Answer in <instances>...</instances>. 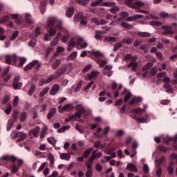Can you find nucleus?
Segmentation results:
<instances>
[{
  "mask_svg": "<svg viewBox=\"0 0 177 177\" xmlns=\"http://www.w3.org/2000/svg\"><path fill=\"white\" fill-rule=\"evenodd\" d=\"M46 28H48V32L50 35L48 33L45 34V41H50V39H52V37L56 35V30H57V31H66L64 30V28H63V22L53 17L48 18Z\"/></svg>",
  "mask_w": 177,
  "mask_h": 177,
  "instance_id": "obj_1",
  "label": "nucleus"
},
{
  "mask_svg": "<svg viewBox=\"0 0 177 177\" xmlns=\"http://www.w3.org/2000/svg\"><path fill=\"white\" fill-rule=\"evenodd\" d=\"M82 42H84V39H82V37L73 38L68 42V46L67 48V50H68V52H71L73 50V48L80 49V45H81Z\"/></svg>",
  "mask_w": 177,
  "mask_h": 177,
  "instance_id": "obj_2",
  "label": "nucleus"
},
{
  "mask_svg": "<svg viewBox=\"0 0 177 177\" xmlns=\"http://www.w3.org/2000/svg\"><path fill=\"white\" fill-rule=\"evenodd\" d=\"M33 67L35 68V71H39V69L41 68V63H39V61L35 60L26 65L24 67V71H30Z\"/></svg>",
  "mask_w": 177,
  "mask_h": 177,
  "instance_id": "obj_3",
  "label": "nucleus"
},
{
  "mask_svg": "<svg viewBox=\"0 0 177 177\" xmlns=\"http://www.w3.org/2000/svg\"><path fill=\"white\" fill-rule=\"evenodd\" d=\"M134 0H126V4L129 6V8H132L133 9H140L142 6H145V3L142 1H136L133 2Z\"/></svg>",
  "mask_w": 177,
  "mask_h": 177,
  "instance_id": "obj_4",
  "label": "nucleus"
},
{
  "mask_svg": "<svg viewBox=\"0 0 177 177\" xmlns=\"http://www.w3.org/2000/svg\"><path fill=\"white\" fill-rule=\"evenodd\" d=\"M66 70H67L66 68V67H62L60 69L57 70L55 75H51L48 77V82H50L51 81H53V80H55V78H60V77H62V75H63V73H66Z\"/></svg>",
  "mask_w": 177,
  "mask_h": 177,
  "instance_id": "obj_5",
  "label": "nucleus"
},
{
  "mask_svg": "<svg viewBox=\"0 0 177 177\" xmlns=\"http://www.w3.org/2000/svg\"><path fill=\"white\" fill-rule=\"evenodd\" d=\"M75 21H80L81 26H86L88 24V19L86 17L82 16V14L78 13L74 17Z\"/></svg>",
  "mask_w": 177,
  "mask_h": 177,
  "instance_id": "obj_6",
  "label": "nucleus"
},
{
  "mask_svg": "<svg viewBox=\"0 0 177 177\" xmlns=\"http://www.w3.org/2000/svg\"><path fill=\"white\" fill-rule=\"evenodd\" d=\"M76 110L77 112L75 113L76 117L78 118H81V117H82V114H85V113H86V110H85V108L81 104L76 105Z\"/></svg>",
  "mask_w": 177,
  "mask_h": 177,
  "instance_id": "obj_7",
  "label": "nucleus"
},
{
  "mask_svg": "<svg viewBox=\"0 0 177 177\" xmlns=\"http://www.w3.org/2000/svg\"><path fill=\"white\" fill-rule=\"evenodd\" d=\"M17 62V56L16 55H6V63L7 64H16Z\"/></svg>",
  "mask_w": 177,
  "mask_h": 177,
  "instance_id": "obj_8",
  "label": "nucleus"
},
{
  "mask_svg": "<svg viewBox=\"0 0 177 177\" xmlns=\"http://www.w3.org/2000/svg\"><path fill=\"white\" fill-rule=\"evenodd\" d=\"M20 77L19 76H17L14 78L12 82V86L13 88L16 89H20L21 86H23V83L20 82Z\"/></svg>",
  "mask_w": 177,
  "mask_h": 177,
  "instance_id": "obj_9",
  "label": "nucleus"
},
{
  "mask_svg": "<svg viewBox=\"0 0 177 177\" xmlns=\"http://www.w3.org/2000/svg\"><path fill=\"white\" fill-rule=\"evenodd\" d=\"M121 96H124V102L127 103L128 100H129L132 96V93L128 89L124 88V91L121 93Z\"/></svg>",
  "mask_w": 177,
  "mask_h": 177,
  "instance_id": "obj_10",
  "label": "nucleus"
},
{
  "mask_svg": "<svg viewBox=\"0 0 177 177\" xmlns=\"http://www.w3.org/2000/svg\"><path fill=\"white\" fill-rule=\"evenodd\" d=\"M39 131H41V129H39V127H36L29 132V136L30 138H38V135H39Z\"/></svg>",
  "mask_w": 177,
  "mask_h": 177,
  "instance_id": "obj_11",
  "label": "nucleus"
},
{
  "mask_svg": "<svg viewBox=\"0 0 177 177\" xmlns=\"http://www.w3.org/2000/svg\"><path fill=\"white\" fill-rule=\"evenodd\" d=\"M162 28L165 30L162 32V35H171V34H174V30H172V27L171 26H162Z\"/></svg>",
  "mask_w": 177,
  "mask_h": 177,
  "instance_id": "obj_12",
  "label": "nucleus"
},
{
  "mask_svg": "<svg viewBox=\"0 0 177 177\" xmlns=\"http://www.w3.org/2000/svg\"><path fill=\"white\" fill-rule=\"evenodd\" d=\"M15 138H19L17 142H23L27 138V134L23 132H18L15 134Z\"/></svg>",
  "mask_w": 177,
  "mask_h": 177,
  "instance_id": "obj_13",
  "label": "nucleus"
},
{
  "mask_svg": "<svg viewBox=\"0 0 177 177\" xmlns=\"http://www.w3.org/2000/svg\"><path fill=\"white\" fill-rule=\"evenodd\" d=\"M17 158L14 156H1L0 158L1 161H11L12 162H15Z\"/></svg>",
  "mask_w": 177,
  "mask_h": 177,
  "instance_id": "obj_14",
  "label": "nucleus"
},
{
  "mask_svg": "<svg viewBox=\"0 0 177 177\" xmlns=\"http://www.w3.org/2000/svg\"><path fill=\"white\" fill-rule=\"evenodd\" d=\"M146 109H147V105H144V109H142L141 108H137V109H133L131 110V113H136L137 114H139V115H142L145 111H146Z\"/></svg>",
  "mask_w": 177,
  "mask_h": 177,
  "instance_id": "obj_15",
  "label": "nucleus"
},
{
  "mask_svg": "<svg viewBox=\"0 0 177 177\" xmlns=\"http://www.w3.org/2000/svg\"><path fill=\"white\" fill-rule=\"evenodd\" d=\"M99 75V71H92L91 73L87 74L86 76V80H91L92 78H97Z\"/></svg>",
  "mask_w": 177,
  "mask_h": 177,
  "instance_id": "obj_16",
  "label": "nucleus"
},
{
  "mask_svg": "<svg viewBox=\"0 0 177 177\" xmlns=\"http://www.w3.org/2000/svg\"><path fill=\"white\" fill-rule=\"evenodd\" d=\"M59 89H60V86H59L58 84H54L50 91V95H56V93L59 92Z\"/></svg>",
  "mask_w": 177,
  "mask_h": 177,
  "instance_id": "obj_17",
  "label": "nucleus"
},
{
  "mask_svg": "<svg viewBox=\"0 0 177 177\" xmlns=\"http://www.w3.org/2000/svg\"><path fill=\"white\" fill-rule=\"evenodd\" d=\"M127 169L130 172H138V167L133 163H129L127 166Z\"/></svg>",
  "mask_w": 177,
  "mask_h": 177,
  "instance_id": "obj_18",
  "label": "nucleus"
},
{
  "mask_svg": "<svg viewBox=\"0 0 177 177\" xmlns=\"http://www.w3.org/2000/svg\"><path fill=\"white\" fill-rule=\"evenodd\" d=\"M92 22L93 23H95V24H106L107 21H106V19H98V18H93L92 19Z\"/></svg>",
  "mask_w": 177,
  "mask_h": 177,
  "instance_id": "obj_19",
  "label": "nucleus"
},
{
  "mask_svg": "<svg viewBox=\"0 0 177 177\" xmlns=\"http://www.w3.org/2000/svg\"><path fill=\"white\" fill-rule=\"evenodd\" d=\"M66 110H68V111H71V110H74V105H73V104H67L64 105L62 107V111H66Z\"/></svg>",
  "mask_w": 177,
  "mask_h": 177,
  "instance_id": "obj_20",
  "label": "nucleus"
},
{
  "mask_svg": "<svg viewBox=\"0 0 177 177\" xmlns=\"http://www.w3.org/2000/svg\"><path fill=\"white\" fill-rule=\"evenodd\" d=\"M92 151H93V148H88L84 151V153H82V156L84 157V158H88V157L91 156V153H92Z\"/></svg>",
  "mask_w": 177,
  "mask_h": 177,
  "instance_id": "obj_21",
  "label": "nucleus"
},
{
  "mask_svg": "<svg viewBox=\"0 0 177 177\" xmlns=\"http://www.w3.org/2000/svg\"><path fill=\"white\" fill-rule=\"evenodd\" d=\"M142 101V97H135L131 100V101L129 102V104L130 106H132L136 103H139V102Z\"/></svg>",
  "mask_w": 177,
  "mask_h": 177,
  "instance_id": "obj_22",
  "label": "nucleus"
},
{
  "mask_svg": "<svg viewBox=\"0 0 177 177\" xmlns=\"http://www.w3.org/2000/svg\"><path fill=\"white\" fill-rule=\"evenodd\" d=\"M132 118H133V120H136V121H137V122H140L141 124L143 123H146L147 122V118H137L136 115H134Z\"/></svg>",
  "mask_w": 177,
  "mask_h": 177,
  "instance_id": "obj_23",
  "label": "nucleus"
},
{
  "mask_svg": "<svg viewBox=\"0 0 177 177\" xmlns=\"http://www.w3.org/2000/svg\"><path fill=\"white\" fill-rule=\"evenodd\" d=\"M59 157L61 160H66V161H68L71 158V156H70V154L67 153H61L59 154Z\"/></svg>",
  "mask_w": 177,
  "mask_h": 177,
  "instance_id": "obj_24",
  "label": "nucleus"
},
{
  "mask_svg": "<svg viewBox=\"0 0 177 177\" xmlns=\"http://www.w3.org/2000/svg\"><path fill=\"white\" fill-rule=\"evenodd\" d=\"M62 64V60L61 59H56L52 64V68L53 70H56L59 66Z\"/></svg>",
  "mask_w": 177,
  "mask_h": 177,
  "instance_id": "obj_25",
  "label": "nucleus"
},
{
  "mask_svg": "<svg viewBox=\"0 0 177 177\" xmlns=\"http://www.w3.org/2000/svg\"><path fill=\"white\" fill-rule=\"evenodd\" d=\"M88 53H91V55H93V56H95V57H103V53H100V51H88Z\"/></svg>",
  "mask_w": 177,
  "mask_h": 177,
  "instance_id": "obj_26",
  "label": "nucleus"
},
{
  "mask_svg": "<svg viewBox=\"0 0 177 177\" xmlns=\"http://www.w3.org/2000/svg\"><path fill=\"white\" fill-rule=\"evenodd\" d=\"M35 89H37V85L32 84L30 87L29 91H28V95L29 96H32V94L34 93V92H35Z\"/></svg>",
  "mask_w": 177,
  "mask_h": 177,
  "instance_id": "obj_27",
  "label": "nucleus"
},
{
  "mask_svg": "<svg viewBox=\"0 0 177 177\" xmlns=\"http://www.w3.org/2000/svg\"><path fill=\"white\" fill-rule=\"evenodd\" d=\"M122 42L123 44H126V45H131V44L133 42V39L129 38V37H125L122 39Z\"/></svg>",
  "mask_w": 177,
  "mask_h": 177,
  "instance_id": "obj_28",
  "label": "nucleus"
},
{
  "mask_svg": "<svg viewBox=\"0 0 177 177\" xmlns=\"http://www.w3.org/2000/svg\"><path fill=\"white\" fill-rule=\"evenodd\" d=\"M66 15L67 17H73V15H74V8L73 7L68 8Z\"/></svg>",
  "mask_w": 177,
  "mask_h": 177,
  "instance_id": "obj_29",
  "label": "nucleus"
},
{
  "mask_svg": "<svg viewBox=\"0 0 177 177\" xmlns=\"http://www.w3.org/2000/svg\"><path fill=\"white\" fill-rule=\"evenodd\" d=\"M121 27H123V28H127V30H132L133 28V26L132 25L127 23V22H122L120 24Z\"/></svg>",
  "mask_w": 177,
  "mask_h": 177,
  "instance_id": "obj_30",
  "label": "nucleus"
},
{
  "mask_svg": "<svg viewBox=\"0 0 177 177\" xmlns=\"http://www.w3.org/2000/svg\"><path fill=\"white\" fill-rule=\"evenodd\" d=\"M55 114H56V109L53 108L50 110V111L47 115L48 120H50L52 118V117H53L55 115Z\"/></svg>",
  "mask_w": 177,
  "mask_h": 177,
  "instance_id": "obj_31",
  "label": "nucleus"
},
{
  "mask_svg": "<svg viewBox=\"0 0 177 177\" xmlns=\"http://www.w3.org/2000/svg\"><path fill=\"white\" fill-rule=\"evenodd\" d=\"M103 3H104V2H103V0H97L91 3V6L93 7L97 6H103Z\"/></svg>",
  "mask_w": 177,
  "mask_h": 177,
  "instance_id": "obj_32",
  "label": "nucleus"
},
{
  "mask_svg": "<svg viewBox=\"0 0 177 177\" xmlns=\"http://www.w3.org/2000/svg\"><path fill=\"white\" fill-rule=\"evenodd\" d=\"M47 140L52 146H56V143H57V140L53 137L48 138Z\"/></svg>",
  "mask_w": 177,
  "mask_h": 177,
  "instance_id": "obj_33",
  "label": "nucleus"
},
{
  "mask_svg": "<svg viewBox=\"0 0 177 177\" xmlns=\"http://www.w3.org/2000/svg\"><path fill=\"white\" fill-rule=\"evenodd\" d=\"M26 62H27V59L24 57L19 58V64H18L17 67L21 68L24 64H26Z\"/></svg>",
  "mask_w": 177,
  "mask_h": 177,
  "instance_id": "obj_34",
  "label": "nucleus"
},
{
  "mask_svg": "<svg viewBox=\"0 0 177 177\" xmlns=\"http://www.w3.org/2000/svg\"><path fill=\"white\" fill-rule=\"evenodd\" d=\"M138 147H139V144L138 143V141H134L131 146L132 153H136V149H138Z\"/></svg>",
  "mask_w": 177,
  "mask_h": 177,
  "instance_id": "obj_35",
  "label": "nucleus"
},
{
  "mask_svg": "<svg viewBox=\"0 0 177 177\" xmlns=\"http://www.w3.org/2000/svg\"><path fill=\"white\" fill-rule=\"evenodd\" d=\"M153 67V64L151 62H148L143 68H142V71H149L150 68Z\"/></svg>",
  "mask_w": 177,
  "mask_h": 177,
  "instance_id": "obj_36",
  "label": "nucleus"
},
{
  "mask_svg": "<svg viewBox=\"0 0 177 177\" xmlns=\"http://www.w3.org/2000/svg\"><path fill=\"white\" fill-rule=\"evenodd\" d=\"M49 92V87H45L40 93L39 96L40 97H44L46 93Z\"/></svg>",
  "mask_w": 177,
  "mask_h": 177,
  "instance_id": "obj_37",
  "label": "nucleus"
},
{
  "mask_svg": "<svg viewBox=\"0 0 177 177\" xmlns=\"http://www.w3.org/2000/svg\"><path fill=\"white\" fill-rule=\"evenodd\" d=\"M158 149L160 150V151H162L163 153H167V151H168V150H170V148H167V147L164 146V145H159L158 147Z\"/></svg>",
  "mask_w": 177,
  "mask_h": 177,
  "instance_id": "obj_38",
  "label": "nucleus"
},
{
  "mask_svg": "<svg viewBox=\"0 0 177 177\" xmlns=\"http://www.w3.org/2000/svg\"><path fill=\"white\" fill-rule=\"evenodd\" d=\"M48 80H49V77H48L47 79H41V80H39L38 83V86H42V85H44V84H49V82H48Z\"/></svg>",
  "mask_w": 177,
  "mask_h": 177,
  "instance_id": "obj_39",
  "label": "nucleus"
},
{
  "mask_svg": "<svg viewBox=\"0 0 177 177\" xmlns=\"http://www.w3.org/2000/svg\"><path fill=\"white\" fill-rule=\"evenodd\" d=\"M25 17H26V22L28 24H32V23H34V21H32V17L29 14H26Z\"/></svg>",
  "mask_w": 177,
  "mask_h": 177,
  "instance_id": "obj_40",
  "label": "nucleus"
},
{
  "mask_svg": "<svg viewBox=\"0 0 177 177\" xmlns=\"http://www.w3.org/2000/svg\"><path fill=\"white\" fill-rule=\"evenodd\" d=\"M19 31H15L10 38V41H15L19 37Z\"/></svg>",
  "mask_w": 177,
  "mask_h": 177,
  "instance_id": "obj_41",
  "label": "nucleus"
},
{
  "mask_svg": "<svg viewBox=\"0 0 177 177\" xmlns=\"http://www.w3.org/2000/svg\"><path fill=\"white\" fill-rule=\"evenodd\" d=\"M104 40L108 42H117V38L113 37H106Z\"/></svg>",
  "mask_w": 177,
  "mask_h": 177,
  "instance_id": "obj_42",
  "label": "nucleus"
},
{
  "mask_svg": "<svg viewBox=\"0 0 177 177\" xmlns=\"http://www.w3.org/2000/svg\"><path fill=\"white\" fill-rule=\"evenodd\" d=\"M19 169L20 167L17 166V165H12L11 167V171L12 172V174H16V172H17Z\"/></svg>",
  "mask_w": 177,
  "mask_h": 177,
  "instance_id": "obj_43",
  "label": "nucleus"
},
{
  "mask_svg": "<svg viewBox=\"0 0 177 177\" xmlns=\"http://www.w3.org/2000/svg\"><path fill=\"white\" fill-rule=\"evenodd\" d=\"M143 172L145 175H148L149 172H150V169H149V165L147 164H144Z\"/></svg>",
  "mask_w": 177,
  "mask_h": 177,
  "instance_id": "obj_44",
  "label": "nucleus"
},
{
  "mask_svg": "<svg viewBox=\"0 0 177 177\" xmlns=\"http://www.w3.org/2000/svg\"><path fill=\"white\" fill-rule=\"evenodd\" d=\"M132 59H135L136 60V57H133V58L132 57V55L131 54H127L124 57V62H128V60H131Z\"/></svg>",
  "mask_w": 177,
  "mask_h": 177,
  "instance_id": "obj_45",
  "label": "nucleus"
},
{
  "mask_svg": "<svg viewBox=\"0 0 177 177\" xmlns=\"http://www.w3.org/2000/svg\"><path fill=\"white\" fill-rule=\"evenodd\" d=\"M121 46H122V43L121 42L116 43L113 47V52H117L119 48H121Z\"/></svg>",
  "mask_w": 177,
  "mask_h": 177,
  "instance_id": "obj_46",
  "label": "nucleus"
},
{
  "mask_svg": "<svg viewBox=\"0 0 177 177\" xmlns=\"http://www.w3.org/2000/svg\"><path fill=\"white\" fill-rule=\"evenodd\" d=\"M35 45H37V40L32 39L29 41L28 46H30V48H35Z\"/></svg>",
  "mask_w": 177,
  "mask_h": 177,
  "instance_id": "obj_47",
  "label": "nucleus"
},
{
  "mask_svg": "<svg viewBox=\"0 0 177 177\" xmlns=\"http://www.w3.org/2000/svg\"><path fill=\"white\" fill-rule=\"evenodd\" d=\"M109 10H110L111 13H113L115 15V13H117V12H120V8H118L117 6H113Z\"/></svg>",
  "mask_w": 177,
  "mask_h": 177,
  "instance_id": "obj_48",
  "label": "nucleus"
},
{
  "mask_svg": "<svg viewBox=\"0 0 177 177\" xmlns=\"http://www.w3.org/2000/svg\"><path fill=\"white\" fill-rule=\"evenodd\" d=\"M115 5V2L114 1H110V2H104L103 3V6H107L111 8V6H114Z\"/></svg>",
  "mask_w": 177,
  "mask_h": 177,
  "instance_id": "obj_49",
  "label": "nucleus"
},
{
  "mask_svg": "<svg viewBox=\"0 0 177 177\" xmlns=\"http://www.w3.org/2000/svg\"><path fill=\"white\" fill-rule=\"evenodd\" d=\"M10 19V17H9L8 15L3 17L1 20L0 21V24H2V23H6V21H9Z\"/></svg>",
  "mask_w": 177,
  "mask_h": 177,
  "instance_id": "obj_50",
  "label": "nucleus"
},
{
  "mask_svg": "<svg viewBox=\"0 0 177 177\" xmlns=\"http://www.w3.org/2000/svg\"><path fill=\"white\" fill-rule=\"evenodd\" d=\"M47 131H48V128H46V127H45L44 129H42V130L40 133L41 139H44V138H45V135H46Z\"/></svg>",
  "mask_w": 177,
  "mask_h": 177,
  "instance_id": "obj_51",
  "label": "nucleus"
},
{
  "mask_svg": "<svg viewBox=\"0 0 177 177\" xmlns=\"http://www.w3.org/2000/svg\"><path fill=\"white\" fill-rule=\"evenodd\" d=\"M102 74H104V75H106V77H111V75H113V71L109 72V71H106V70L103 69Z\"/></svg>",
  "mask_w": 177,
  "mask_h": 177,
  "instance_id": "obj_52",
  "label": "nucleus"
},
{
  "mask_svg": "<svg viewBox=\"0 0 177 177\" xmlns=\"http://www.w3.org/2000/svg\"><path fill=\"white\" fill-rule=\"evenodd\" d=\"M77 55H78V53L77 51H73L69 55V59H71L72 60H74V59H76Z\"/></svg>",
  "mask_w": 177,
  "mask_h": 177,
  "instance_id": "obj_53",
  "label": "nucleus"
},
{
  "mask_svg": "<svg viewBox=\"0 0 177 177\" xmlns=\"http://www.w3.org/2000/svg\"><path fill=\"white\" fill-rule=\"evenodd\" d=\"M82 86V80L80 81L77 84V87L75 88V92H79L80 89H81V87Z\"/></svg>",
  "mask_w": 177,
  "mask_h": 177,
  "instance_id": "obj_54",
  "label": "nucleus"
},
{
  "mask_svg": "<svg viewBox=\"0 0 177 177\" xmlns=\"http://www.w3.org/2000/svg\"><path fill=\"white\" fill-rule=\"evenodd\" d=\"M102 146L103 145H102V142L100 141H99V140L95 141V143H94V147L95 149H99L100 147H103Z\"/></svg>",
  "mask_w": 177,
  "mask_h": 177,
  "instance_id": "obj_55",
  "label": "nucleus"
},
{
  "mask_svg": "<svg viewBox=\"0 0 177 177\" xmlns=\"http://www.w3.org/2000/svg\"><path fill=\"white\" fill-rule=\"evenodd\" d=\"M12 127H13V121L12 120H8L7 123V131H9L10 129H12Z\"/></svg>",
  "mask_w": 177,
  "mask_h": 177,
  "instance_id": "obj_56",
  "label": "nucleus"
},
{
  "mask_svg": "<svg viewBox=\"0 0 177 177\" xmlns=\"http://www.w3.org/2000/svg\"><path fill=\"white\" fill-rule=\"evenodd\" d=\"M151 26H156V27H159V26H161V22L157 21H150Z\"/></svg>",
  "mask_w": 177,
  "mask_h": 177,
  "instance_id": "obj_57",
  "label": "nucleus"
},
{
  "mask_svg": "<svg viewBox=\"0 0 177 177\" xmlns=\"http://www.w3.org/2000/svg\"><path fill=\"white\" fill-rule=\"evenodd\" d=\"M26 120H27V113L23 112L21 116V122H24Z\"/></svg>",
  "mask_w": 177,
  "mask_h": 177,
  "instance_id": "obj_58",
  "label": "nucleus"
},
{
  "mask_svg": "<svg viewBox=\"0 0 177 177\" xmlns=\"http://www.w3.org/2000/svg\"><path fill=\"white\" fill-rule=\"evenodd\" d=\"M86 48H88V43L84 42L82 44L79 45V48L77 49H86Z\"/></svg>",
  "mask_w": 177,
  "mask_h": 177,
  "instance_id": "obj_59",
  "label": "nucleus"
},
{
  "mask_svg": "<svg viewBox=\"0 0 177 177\" xmlns=\"http://www.w3.org/2000/svg\"><path fill=\"white\" fill-rule=\"evenodd\" d=\"M10 99V97H9V95H5L2 101L3 104H6V103L9 102Z\"/></svg>",
  "mask_w": 177,
  "mask_h": 177,
  "instance_id": "obj_60",
  "label": "nucleus"
},
{
  "mask_svg": "<svg viewBox=\"0 0 177 177\" xmlns=\"http://www.w3.org/2000/svg\"><path fill=\"white\" fill-rule=\"evenodd\" d=\"M157 67H154L152 69H151L149 73L151 74V75H156V74H157Z\"/></svg>",
  "mask_w": 177,
  "mask_h": 177,
  "instance_id": "obj_61",
  "label": "nucleus"
},
{
  "mask_svg": "<svg viewBox=\"0 0 177 177\" xmlns=\"http://www.w3.org/2000/svg\"><path fill=\"white\" fill-rule=\"evenodd\" d=\"M18 103H19V97H18V96H16V97L14 98V100H13V106H14V107H17Z\"/></svg>",
  "mask_w": 177,
  "mask_h": 177,
  "instance_id": "obj_62",
  "label": "nucleus"
},
{
  "mask_svg": "<svg viewBox=\"0 0 177 177\" xmlns=\"http://www.w3.org/2000/svg\"><path fill=\"white\" fill-rule=\"evenodd\" d=\"M77 2L80 3V5H88L89 0H78Z\"/></svg>",
  "mask_w": 177,
  "mask_h": 177,
  "instance_id": "obj_63",
  "label": "nucleus"
},
{
  "mask_svg": "<svg viewBox=\"0 0 177 177\" xmlns=\"http://www.w3.org/2000/svg\"><path fill=\"white\" fill-rule=\"evenodd\" d=\"M85 175L86 177H92L93 176V171L92 170H87Z\"/></svg>",
  "mask_w": 177,
  "mask_h": 177,
  "instance_id": "obj_64",
  "label": "nucleus"
}]
</instances>
